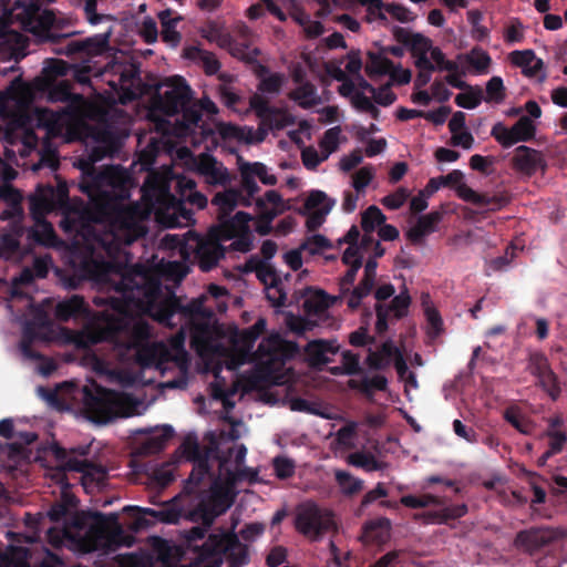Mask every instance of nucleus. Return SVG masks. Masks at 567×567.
<instances>
[{"instance_id": "1", "label": "nucleus", "mask_w": 567, "mask_h": 567, "mask_svg": "<svg viewBox=\"0 0 567 567\" xmlns=\"http://www.w3.org/2000/svg\"><path fill=\"white\" fill-rule=\"evenodd\" d=\"M82 272L114 295L93 298L95 306L105 309L73 333L74 346L85 349L107 341L118 359L134 360L143 370L167 375L161 383L163 389H185L189 369L186 338L204 357L215 309L227 310L226 288L210 284L206 292L185 302L174 287L147 276L141 265L122 269L112 261L91 258L82 262Z\"/></svg>"}, {"instance_id": "2", "label": "nucleus", "mask_w": 567, "mask_h": 567, "mask_svg": "<svg viewBox=\"0 0 567 567\" xmlns=\"http://www.w3.org/2000/svg\"><path fill=\"white\" fill-rule=\"evenodd\" d=\"M120 143L110 131L96 132L85 142V155L79 161L83 177L79 184L89 197L83 214L68 213L60 220L66 233L82 239L86 255L80 260L99 258L114 265L127 262L126 247L147 233L146 220L154 216L165 228H183L195 223L186 204L203 209L207 197L196 190V182L174 175L171 168L151 171L141 187V202H130L132 179L120 166L97 171L95 164L113 158Z\"/></svg>"}, {"instance_id": "3", "label": "nucleus", "mask_w": 567, "mask_h": 567, "mask_svg": "<svg viewBox=\"0 0 567 567\" xmlns=\"http://www.w3.org/2000/svg\"><path fill=\"white\" fill-rule=\"evenodd\" d=\"M210 435V446L205 450L190 439L185 442V453L194 466L183 488L184 494L197 493L199 484L209 475L212 463H217L218 473L210 484L204 507L199 512V516L208 525L231 507L239 493L236 487L238 483L244 481L254 483L258 480V471L245 465L247 447L244 444L224 451L213 439L214 434Z\"/></svg>"}, {"instance_id": "4", "label": "nucleus", "mask_w": 567, "mask_h": 567, "mask_svg": "<svg viewBox=\"0 0 567 567\" xmlns=\"http://www.w3.org/2000/svg\"><path fill=\"white\" fill-rule=\"evenodd\" d=\"M203 109L217 112V106L208 99L198 105L183 78H171L158 84L147 110V118L154 124L157 136L150 137L145 153L155 156L167 152L173 147V136L184 138L195 133L200 128Z\"/></svg>"}, {"instance_id": "5", "label": "nucleus", "mask_w": 567, "mask_h": 567, "mask_svg": "<svg viewBox=\"0 0 567 567\" xmlns=\"http://www.w3.org/2000/svg\"><path fill=\"white\" fill-rule=\"evenodd\" d=\"M64 20L51 10L42 9L40 0H0V52L11 49L18 29L32 33L40 42L58 44V54H82L80 39H71L74 31L61 32Z\"/></svg>"}, {"instance_id": "6", "label": "nucleus", "mask_w": 567, "mask_h": 567, "mask_svg": "<svg viewBox=\"0 0 567 567\" xmlns=\"http://www.w3.org/2000/svg\"><path fill=\"white\" fill-rule=\"evenodd\" d=\"M231 240L229 247L233 250L247 252L252 246L249 223L243 231H234L231 237H224V231L219 230L217 236L198 235L192 230L179 235H165L161 240V246L177 250L182 260H161V272L173 286H178L186 277L189 270V264L197 265L200 270L209 271L219 265L225 257V241Z\"/></svg>"}, {"instance_id": "7", "label": "nucleus", "mask_w": 567, "mask_h": 567, "mask_svg": "<svg viewBox=\"0 0 567 567\" xmlns=\"http://www.w3.org/2000/svg\"><path fill=\"white\" fill-rule=\"evenodd\" d=\"M40 395L59 410H70V402L80 403L89 421L105 425L117 417H128L131 398L125 392L106 389L95 382L79 386L64 382L56 391L39 388Z\"/></svg>"}, {"instance_id": "8", "label": "nucleus", "mask_w": 567, "mask_h": 567, "mask_svg": "<svg viewBox=\"0 0 567 567\" xmlns=\"http://www.w3.org/2000/svg\"><path fill=\"white\" fill-rule=\"evenodd\" d=\"M34 99L33 86L19 80L0 92V116L13 118L3 134L4 156L10 163L18 164V155L24 158L38 145L34 131L25 125V113Z\"/></svg>"}, {"instance_id": "9", "label": "nucleus", "mask_w": 567, "mask_h": 567, "mask_svg": "<svg viewBox=\"0 0 567 567\" xmlns=\"http://www.w3.org/2000/svg\"><path fill=\"white\" fill-rule=\"evenodd\" d=\"M266 327V319L258 318L251 327L236 336L235 348L237 353L224 360L225 369L231 373V378L235 377L241 365L254 360H259L268 372L275 371L277 365L281 364V361H279L281 339L278 334H271L269 338L264 339L259 343L258 350L256 352L252 351L255 342L259 339Z\"/></svg>"}, {"instance_id": "10", "label": "nucleus", "mask_w": 567, "mask_h": 567, "mask_svg": "<svg viewBox=\"0 0 567 567\" xmlns=\"http://www.w3.org/2000/svg\"><path fill=\"white\" fill-rule=\"evenodd\" d=\"M66 195L63 188L55 189L50 185H38L29 195V209L34 226L28 228V238L45 247H59L62 241L54 233L45 216L65 204Z\"/></svg>"}, {"instance_id": "11", "label": "nucleus", "mask_w": 567, "mask_h": 567, "mask_svg": "<svg viewBox=\"0 0 567 567\" xmlns=\"http://www.w3.org/2000/svg\"><path fill=\"white\" fill-rule=\"evenodd\" d=\"M33 121L38 128L44 130L45 134L41 143V157L38 163L32 165V169L37 172L43 166L54 168L56 166L55 154L58 147L52 138L64 135L71 123V113L66 107H59L58 110L38 107Z\"/></svg>"}, {"instance_id": "12", "label": "nucleus", "mask_w": 567, "mask_h": 567, "mask_svg": "<svg viewBox=\"0 0 567 567\" xmlns=\"http://www.w3.org/2000/svg\"><path fill=\"white\" fill-rule=\"evenodd\" d=\"M245 196L238 188H228L217 193L212 205L217 208V225L209 228L207 235L217 236L219 230L224 231V237H231L234 231H243L247 224L252 220V216L245 212H235L236 207L244 206Z\"/></svg>"}, {"instance_id": "13", "label": "nucleus", "mask_w": 567, "mask_h": 567, "mask_svg": "<svg viewBox=\"0 0 567 567\" xmlns=\"http://www.w3.org/2000/svg\"><path fill=\"white\" fill-rule=\"evenodd\" d=\"M33 280V274L29 269H24L13 279V288L11 297L7 301V309L13 321L24 327V334L31 328H44L49 323V318L43 306H35L28 293L19 291L17 285L30 284Z\"/></svg>"}, {"instance_id": "14", "label": "nucleus", "mask_w": 567, "mask_h": 567, "mask_svg": "<svg viewBox=\"0 0 567 567\" xmlns=\"http://www.w3.org/2000/svg\"><path fill=\"white\" fill-rule=\"evenodd\" d=\"M178 499V496H175L171 501L162 504L158 508L126 505L123 508V512L128 513L131 511H136L144 516L151 517V520H147L144 517H138L136 520V525L138 526H148L154 523L177 524L182 518L194 523H196L197 519H203V517L199 516V512H202V508L204 507L205 497L199 501L194 509L183 508L179 506Z\"/></svg>"}, {"instance_id": "15", "label": "nucleus", "mask_w": 567, "mask_h": 567, "mask_svg": "<svg viewBox=\"0 0 567 567\" xmlns=\"http://www.w3.org/2000/svg\"><path fill=\"white\" fill-rule=\"evenodd\" d=\"M224 365L220 363H216L212 371L215 380L210 382L209 390L210 395L214 400L220 401L223 403L224 413L221 417L229 422L230 429L225 434L226 437L230 441H236L241 437L243 433L246 431L245 424L241 421H234L229 413L235 406V402L231 398L238 391V382L236 380H231L228 384L226 379L221 377Z\"/></svg>"}, {"instance_id": "16", "label": "nucleus", "mask_w": 567, "mask_h": 567, "mask_svg": "<svg viewBox=\"0 0 567 567\" xmlns=\"http://www.w3.org/2000/svg\"><path fill=\"white\" fill-rule=\"evenodd\" d=\"M368 351L367 360L371 368L380 370L393 363L398 377L405 383V388H417L416 374L409 370L401 350L391 339H386L380 346H375L374 350L369 348Z\"/></svg>"}, {"instance_id": "17", "label": "nucleus", "mask_w": 567, "mask_h": 567, "mask_svg": "<svg viewBox=\"0 0 567 567\" xmlns=\"http://www.w3.org/2000/svg\"><path fill=\"white\" fill-rule=\"evenodd\" d=\"M394 292L395 289L391 284L378 287L374 292V297L378 300L375 305V331L378 334H383L388 330L390 319H400L408 312L411 298L406 292H400L389 303H382V301L391 298Z\"/></svg>"}, {"instance_id": "18", "label": "nucleus", "mask_w": 567, "mask_h": 567, "mask_svg": "<svg viewBox=\"0 0 567 567\" xmlns=\"http://www.w3.org/2000/svg\"><path fill=\"white\" fill-rule=\"evenodd\" d=\"M334 520L332 514L319 507L313 502L300 504L296 513V528L298 532L312 540H318L321 536L333 528Z\"/></svg>"}, {"instance_id": "19", "label": "nucleus", "mask_w": 567, "mask_h": 567, "mask_svg": "<svg viewBox=\"0 0 567 567\" xmlns=\"http://www.w3.org/2000/svg\"><path fill=\"white\" fill-rule=\"evenodd\" d=\"M238 172L240 175V190L245 196L244 206L252 205V198L260 190L257 184L259 179L264 185L274 186L277 184V177L271 169L261 162H248L243 157L237 158Z\"/></svg>"}, {"instance_id": "20", "label": "nucleus", "mask_w": 567, "mask_h": 567, "mask_svg": "<svg viewBox=\"0 0 567 567\" xmlns=\"http://www.w3.org/2000/svg\"><path fill=\"white\" fill-rule=\"evenodd\" d=\"M252 205L256 213L254 228L261 236L271 231L275 218L290 209L289 203L276 189H269L262 196L254 197Z\"/></svg>"}, {"instance_id": "21", "label": "nucleus", "mask_w": 567, "mask_h": 567, "mask_svg": "<svg viewBox=\"0 0 567 567\" xmlns=\"http://www.w3.org/2000/svg\"><path fill=\"white\" fill-rule=\"evenodd\" d=\"M103 80L115 93H121L120 99H132L136 94L140 82V71L131 62L114 61L109 63L102 73Z\"/></svg>"}, {"instance_id": "22", "label": "nucleus", "mask_w": 567, "mask_h": 567, "mask_svg": "<svg viewBox=\"0 0 567 567\" xmlns=\"http://www.w3.org/2000/svg\"><path fill=\"white\" fill-rule=\"evenodd\" d=\"M566 536L563 529L551 527H533L517 533L514 546L527 554H534L548 544Z\"/></svg>"}, {"instance_id": "23", "label": "nucleus", "mask_w": 567, "mask_h": 567, "mask_svg": "<svg viewBox=\"0 0 567 567\" xmlns=\"http://www.w3.org/2000/svg\"><path fill=\"white\" fill-rule=\"evenodd\" d=\"M536 126L530 117L522 116L511 128L497 122L491 130V135L503 146L511 147L519 142H527L534 137Z\"/></svg>"}, {"instance_id": "24", "label": "nucleus", "mask_w": 567, "mask_h": 567, "mask_svg": "<svg viewBox=\"0 0 567 567\" xmlns=\"http://www.w3.org/2000/svg\"><path fill=\"white\" fill-rule=\"evenodd\" d=\"M336 205V199L329 197L324 192L311 190L305 200L300 214L307 215L306 226L308 230L318 229Z\"/></svg>"}, {"instance_id": "25", "label": "nucleus", "mask_w": 567, "mask_h": 567, "mask_svg": "<svg viewBox=\"0 0 567 567\" xmlns=\"http://www.w3.org/2000/svg\"><path fill=\"white\" fill-rule=\"evenodd\" d=\"M528 372L537 378L539 386L548 393L551 400H557L560 394L558 378L551 370L547 357L539 351L532 352L527 361Z\"/></svg>"}, {"instance_id": "26", "label": "nucleus", "mask_w": 567, "mask_h": 567, "mask_svg": "<svg viewBox=\"0 0 567 567\" xmlns=\"http://www.w3.org/2000/svg\"><path fill=\"white\" fill-rule=\"evenodd\" d=\"M56 457L61 461L63 470L82 473V485L86 489L93 484L100 486L106 478V471L104 468H95L86 460L66 453L64 450L59 449L55 453Z\"/></svg>"}, {"instance_id": "27", "label": "nucleus", "mask_w": 567, "mask_h": 567, "mask_svg": "<svg viewBox=\"0 0 567 567\" xmlns=\"http://www.w3.org/2000/svg\"><path fill=\"white\" fill-rule=\"evenodd\" d=\"M196 173L212 186H226L231 182L228 168L209 154H202L194 159Z\"/></svg>"}, {"instance_id": "28", "label": "nucleus", "mask_w": 567, "mask_h": 567, "mask_svg": "<svg viewBox=\"0 0 567 567\" xmlns=\"http://www.w3.org/2000/svg\"><path fill=\"white\" fill-rule=\"evenodd\" d=\"M250 106L269 131H280L295 123V116L285 110L275 109L260 96L250 100Z\"/></svg>"}, {"instance_id": "29", "label": "nucleus", "mask_w": 567, "mask_h": 567, "mask_svg": "<svg viewBox=\"0 0 567 567\" xmlns=\"http://www.w3.org/2000/svg\"><path fill=\"white\" fill-rule=\"evenodd\" d=\"M512 164L516 172L527 177L536 174L538 171L544 172L547 167L543 153L525 145H520L515 150Z\"/></svg>"}, {"instance_id": "30", "label": "nucleus", "mask_w": 567, "mask_h": 567, "mask_svg": "<svg viewBox=\"0 0 567 567\" xmlns=\"http://www.w3.org/2000/svg\"><path fill=\"white\" fill-rule=\"evenodd\" d=\"M511 62L520 68L525 76L535 79L543 83L546 79L545 65L542 59L537 58L533 50L513 51L509 54Z\"/></svg>"}, {"instance_id": "31", "label": "nucleus", "mask_w": 567, "mask_h": 567, "mask_svg": "<svg viewBox=\"0 0 567 567\" xmlns=\"http://www.w3.org/2000/svg\"><path fill=\"white\" fill-rule=\"evenodd\" d=\"M134 433L147 435L140 446V453L150 455L156 454L165 447L167 441L174 434V429L168 424H164L155 427L137 429Z\"/></svg>"}, {"instance_id": "32", "label": "nucleus", "mask_w": 567, "mask_h": 567, "mask_svg": "<svg viewBox=\"0 0 567 567\" xmlns=\"http://www.w3.org/2000/svg\"><path fill=\"white\" fill-rule=\"evenodd\" d=\"M338 92L341 96L349 99L352 107L361 113H368L372 118L379 120L380 110L373 103L372 96L368 95L360 89H355L354 81H349L346 84H340Z\"/></svg>"}, {"instance_id": "33", "label": "nucleus", "mask_w": 567, "mask_h": 567, "mask_svg": "<svg viewBox=\"0 0 567 567\" xmlns=\"http://www.w3.org/2000/svg\"><path fill=\"white\" fill-rule=\"evenodd\" d=\"M347 463L367 473L384 472L389 468V463L383 460L379 449H375V451L358 450L352 452L347 456Z\"/></svg>"}, {"instance_id": "34", "label": "nucleus", "mask_w": 567, "mask_h": 567, "mask_svg": "<svg viewBox=\"0 0 567 567\" xmlns=\"http://www.w3.org/2000/svg\"><path fill=\"white\" fill-rule=\"evenodd\" d=\"M339 299V296L330 297L323 290L308 288L303 296L301 307L308 317L321 318L324 316L328 308Z\"/></svg>"}, {"instance_id": "35", "label": "nucleus", "mask_w": 567, "mask_h": 567, "mask_svg": "<svg viewBox=\"0 0 567 567\" xmlns=\"http://www.w3.org/2000/svg\"><path fill=\"white\" fill-rule=\"evenodd\" d=\"M54 316L60 321H69L78 318H91V313L83 297L79 295H73L70 298L60 300L55 305Z\"/></svg>"}, {"instance_id": "36", "label": "nucleus", "mask_w": 567, "mask_h": 567, "mask_svg": "<svg viewBox=\"0 0 567 567\" xmlns=\"http://www.w3.org/2000/svg\"><path fill=\"white\" fill-rule=\"evenodd\" d=\"M116 22L117 19L114 16V20L105 21L102 23L106 27L101 33L84 39H80L82 45V54L89 56H96L104 53L110 47V38L113 33L114 25Z\"/></svg>"}, {"instance_id": "37", "label": "nucleus", "mask_w": 567, "mask_h": 567, "mask_svg": "<svg viewBox=\"0 0 567 567\" xmlns=\"http://www.w3.org/2000/svg\"><path fill=\"white\" fill-rule=\"evenodd\" d=\"M412 44L417 50L427 51L431 61L434 63L437 71H454L456 70V61H451L445 58V54L439 47H433L432 41L420 34L413 35Z\"/></svg>"}, {"instance_id": "38", "label": "nucleus", "mask_w": 567, "mask_h": 567, "mask_svg": "<svg viewBox=\"0 0 567 567\" xmlns=\"http://www.w3.org/2000/svg\"><path fill=\"white\" fill-rule=\"evenodd\" d=\"M441 219L442 214L440 212H431L426 215L420 216L406 231L408 238L413 244H421L426 236L436 231Z\"/></svg>"}, {"instance_id": "39", "label": "nucleus", "mask_w": 567, "mask_h": 567, "mask_svg": "<svg viewBox=\"0 0 567 567\" xmlns=\"http://www.w3.org/2000/svg\"><path fill=\"white\" fill-rule=\"evenodd\" d=\"M377 260L369 259L364 266V276L358 287L353 288L350 297L348 298L347 305L351 309H355L360 306L361 300L367 297L377 277Z\"/></svg>"}, {"instance_id": "40", "label": "nucleus", "mask_w": 567, "mask_h": 567, "mask_svg": "<svg viewBox=\"0 0 567 567\" xmlns=\"http://www.w3.org/2000/svg\"><path fill=\"white\" fill-rule=\"evenodd\" d=\"M338 351L339 346L336 340H312L308 342L306 347L308 360L312 365H321L331 362Z\"/></svg>"}, {"instance_id": "41", "label": "nucleus", "mask_w": 567, "mask_h": 567, "mask_svg": "<svg viewBox=\"0 0 567 567\" xmlns=\"http://www.w3.org/2000/svg\"><path fill=\"white\" fill-rule=\"evenodd\" d=\"M184 58L204 69L207 75H215L220 70V62L213 52L199 45H189L184 49Z\"/></svg>"}, {"instance_id": "42", "label": "nucleus", "mask_w": 567, "mask_h": 567, "mask_svg": "<svg viewBox=\"0 0 567 567\" xmlns=\"http://www.w3.org/2000/svg\"><path fill=\"white\" fill-rule=\"evenodd\" d=\"M161 22V38L167 45L175 48L181 42L182 35L177 31V24L182 21V16L174 13L171 9L158 12Z\"/></svg>"}, {"instance_id": "43", "label": "nucleus", "mask_w": 567, "mask_h": 567, "mask_svg": "<svg viewBox=\"0 0 567 567\" xmlns=\"http://www.w3.org/2000/svg\"><path fill=\"white\" fill-rule=\"evenodd\" d=\"M220 133L226 137H236L248 144H257L265 141L268 135V128H266L260 121V125L257 128L252 126L238 127L231 124H227L221 126Z\"/></svg>"}, {"instance_id": "44", "label": "nucleus", "mask_w": 567, "mask_h": 567, "mask_svg": "<svg viewBox=\"0 0 567 567\" xmlns=\"http://www.w3.org/2000/svg\"><path fill=\"white\" fill-rule=\"evenodd\" d=\"M246 270L255 271L257 278L265 285V288L281 280L285 274L272 268L270 262L260 260L259 257H250L246 264Z\"/></svg>"}, {"instance_id": "45", "label": "nucleus", "mask_w": 567, "mask_h": 567, "mask_svg": "<svg viewBox=\"0 0 567 567\" xmlns=\"http://www.w3.org/2000/svg\"><path fill=\"white\" fill-rule=\"evenodd\" d=\"M439 511L426 512L422 515V518L427 524H444L450 519H455L464 516L467 513L466 504L458 505H446L444 502L443 506H440Z\"/></svg>"}, {"instance_id": "46", "label": "nucleus", "mask_w": 567, "mask_h": 567, "mask_svg": "<svg viewBox=\"0 0 567 567\" xmlns=\"http://www.w3.org/2000/svg\"><path fill=\"white\" fill-rule=\"evenodd\" d=\"M23 228L21 226L12 227L11 231L4 233L0 236V257L7 260L18 259L21 256L20 251V237L22 236Z\"/></svg>"}, {"instance_id": "47", "label": "nucleus", "mask_w": 567, "mask_h": 567, "mask_svg": "<svg viewBox=\"0 0 567 567\" xmlns=\"http://www.w3.org/2000/svg\"><path fill=\"white\" fill-rule=\"evenodd\" d=\"M90 361L93 371L101 377H105L106 381L110 383L118 384L125 388L135 382V379L128 377L126 373L109 369L107 364L96 355H92Z\"/></svg>"}, {"instance_id": "48", "label": "nucleus", "mask_w": 567, "mask_h": 567, "mask_svg": "<svg viewBox=\"0 0 567 567\" xmlns=\"http://www.w3.org/2000/svg\"><path fill=\"white\" fill-rule=\"evenodd\" d=\"M393 65L394 64L388 58L385 50H381L379 48L377 51L368 52L365 72L370 78L389 74L393 69Z\"/></svg>"}, {"instance_id": "49", "label": "nucleus", "mask_w": 567, "mask_h": 567, "mask_svg": "<svg viewBox=\"0 0 567 567\" xmlns=\"http://www.w3.org/2000/svg\"><path fill=\"white\" fill-rule=\"evenodd\" d=\"M456 60L470 64L476 74L487 73L492 62L489 54L480 48H474L466 54H458Z\"/></svg>"}, {"instance_id": "50", "label": "nucleus", "mask_w": 567, "mask_h": 567, "mask_svg": "<svg viewBox=\"0 0 567 567\" xmlns=\"http://www.w3.org/2000/svg\"><path fill=\"white\" fill-rule=\"evenodd\" d=\"M363 528L368 539L384 543L390 537L391 520L386 517H378L367 522Z\"/></svg>"}, {"instance_id": "51", "label": "nucleus", "mask_w": 567, "mask_h": 567, "mask_svg": "<svg viewBox=\"0 0 567 567\" xmlns=\"http://www.w3.org/2000/svg\"><path fill=\"white\" fill-rule=\"evenodd\" d=\"M457 196L465 202L472 203L482 207H491L492 209L499 208L502 206V199L496 197H489L486 195L477 194L474 189L468 187L466 184L460 186L456 190Z\"/></svg>"}, {"instance_id": "52", "label": "nucleus", "mask_w": 567, "mask_h": 567, "mask_svg": "<svg viewBox=\"0 0 567 567\" xmlns=\"http://www.w3.org/2000/svg\"><path fill=\"white\" fill-rule=\"evenodd\" d=\"M45 89L48 100L51 102H73L80 97L71 92L70 84L65 80L49 81Z\"/></svg>"}, {"instance_id": "53", "label": "nucleus", "mask_w": 567, "mask_h": 567, "mask_svg": "<svg viewBox=\"0 0 567 567\" xmlns=\"http://www.w3.org/2000/svg\"><path fill=\"white\" fill-rule=\"evenodd\" d=\"M261 72L264 74L260 76L258 91L266 95H278L286 82L285 74L277 72L271 73L265 68L261 69Z\"/></svg>"}, {"instance_id": "54", "label": "nucleus", "mask_w": 567, "mask_h": 567, "mask_svg": "<svg viewBox=\"0 0 567 567\" xmlns=\"http://www.w3.org/2000/svg\"><path fill=\"white\" fill-rule=\"evenodd\" d=\"M291 97L303 109H309L321 103V97L316 86L309 82L301 83L292 92Z\"/></svg>"}, {"instance_id": "55", "label": "nucleus", "mask_w": 567, "mask_h": 567, "mask_svg": "<svg viewBox=\"0 0 567 567\" xmlns=\"http://www.w3.org/2000/svg\"><path fill=\"white\" fill-rule=\"evenodd\" d=\"M385 221V216L381 209L374 205L367 208L362 214L361 226L364 231L363 243L368 240V237Z\"/></svg>"}, {"instance_id": "56", "label": "nucleus", "mask_w": 567, "mask_h": 567, "mask_svg": "<svg viewBox=\"0 0 567 567\" xmlns=\"http://www.w3.org/2000/svg\"><path fill=\"white\" fill-rule=\"evenodd\" d=\"M291 275L285 274L281 280L265 288L266 298L274 307H282L287 301V282L290 280Z\"/></svg>"}, {"instance_id": "57", "label": "nucleus", "mask_w": 567, "mask_h": 567, "mask_svg": "<svg viewBox=\"0 0 567 567\" xmlns=\"http://www.w3.org/2000/svg\"><path fill=\"white\" fill-rule=\"evenodd\" d=\"M483 99V91L480 86L468 85L455 96V103L462 109L473 110L482 103Z\"/></svg>"}, {"instance_id": "58", "label": "nucleus", "mask_w": 567, "mask_h": 567, "mask_svg": "<svg viewBox=\"0 0 567 567\" xmlns=\"http://www.w3.org/2000/svg\"><path fill=\"white\" fill-rule=\"evenodd\" d=\"M357 422H348L341 426L334 436V442L339 449L351 450L357 446Z\"/></svg>"}, {"instance_id": "59", "label": "nucleus", "mask_w": 567, "mask_h": 567, "mask_svg": "<svg viewBox=\"0 0 567 567\" xmlns=\"http://www.w3.org/2000/svg\"><path fill=\"white\" fill-rule=\"evenodd\" d=\"M101 2L102 0H84V16L91 25H99L105 21L114 20L113 14L104 13L102 10H100Z\"/></svg>"}, {"instance_id": "60", "label": "nucleus", "mask_w": 567, "mask_h": 567, "mask_svg": "<svg viewBox=\"0 0 567 567\" xmlns=\"http://www.w3.org/2000/svg\"><path fill=\"white\" fill-rule=\"evenodd\" d=\"M334 477L341 492L347 495L358 493L363 486L362 480L353 476L347 471L337 470L334 472Z\"/></svg>"}, {"instance_id": "61", "label": "nucleus", "mask_w": 567, "mask_h": 567, "mask_svg": "<svg viewBox=\"0 0 567 567\" xmlns=\"http://www.w3.org/2000/svg\"><path fill=\"white\" fill-rule=\"evenodd\" d=\"M289 406L295 412H303L312 415H318L323 419H331V414L322 409L319 404L310 402L306 399L293 398L289 401Z\"/></svg>"}, {"instance_id": "62", "label": "nucleus", "mask_w": 567, "mask_h": 567, "mask_svg": "<svg viewBox=\"0 0 567 567\" xmlns=\"http://www.w3.org/2000/svg\"><path fill=\"white\" fill-rule=\"evenodd\" d=\"M341 128L340 126H333L327 130L319 142V148L324 156L330 157L334 153L340 144Z\"/></svg>"}, {"instance_id": "63", "label": "nucleus", "mask_w": 567, "mask_h": 567, "mask_svg": "<svg viewBox=\"0 0 567 567\" xmlns=\"http://www.w3.org/2000/svg\"><path fill=\"white\" fill-rule=\"evenodd\" d=\"M275 475L280 480L291 477L296 471V462L287 455H278L272 460Z\"/></svg>"}, {"instance_id": "64", "label": "nucleus", "mask_w": 567, "mask_h": 567, "mask_svg": "<svg viewBox=\"0 0 567 567\" xmlns=\"http://www.w3.org/2000/svg\"><path fill=\"white\" fill-rule=\"evenodd\" d=\"M505 99V86L501 76H492L486 83V102L501 103Z\"/></svg>"}]
</instances>
